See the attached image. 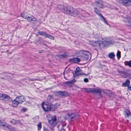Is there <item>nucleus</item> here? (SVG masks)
I'll use <instances>...</instances> for the list:
<instances>
[{
  "instance_id": "5",
  "label": "nucleus",
  "mask_w": 131,
  "mask_h": 131,
  "mask_svg": "<svg viewBox=\"0 0 131 131\" xmlns=\"http://www.w3.org/2000/svg\"><path fill=\"white\" fill-rule=\"evenodd\" d=\"M104 2L102 0H95V4L99 8H103L104 7Z\"/></svg>"
},
{
  "instance_id": "44",
  "label": "nucleus",
  "mask_w": 131,
  "mask_h": 131,
  "mask_svg": "<svg viewBox=\"0 0 131 131\" xmlns=\"http://www.w3.org/2000/svg\"><path fill=\"white\" fill-rule=\"evenodd\" d=\"M26 105L27 106H30V102H26Z\"/></svg>"
},
{
  "instance_id": "38",
  "label": "nucleus",
  "mask_w": 131,
  "mask_h": 131,
  "mask_svg": "<svg viewBox=\"0 0 131 131\" xmlns=\"http://www.w3.org/2000/svg\"><path fill=\"white\" fill-rule=\"evenodd\" d=\"M82 13L84 14L85 13V15H83V16H84V17H88V16L87 15H89V13H86V11L83 10L82 11Z\"/></svg>"
},
{
  "instance_id": "23",
  "label": "nucleus",
  "mask_w": 131,
  "mask_h": 131,
  "mask_svg": "<svg viewBox=\"0 0 131 131\" xmlns=\"http://www.w3.org/2000/svg\"><path fill=\"white\" fill-rule=\"evenodd\" d=\"M9 122L10 124H12L13 125H15L17 123H19L20 122L18 120H16L14 119H13L12 120H10Z\"/></svg>"
},
{
  "instance_id": "34",
  "label": "nucleus",
  "mask_w": 131,
  "mask_h": 131,
  "mask_svg": "<svg viewBox=\"0 0 131 131\" xmlns=\"http://www.w3.org/2000/svg\"><path fill=\"white\" fill-rule=\"evenodd\" d=\"M38 129V130H39L41 128V123H40L37 125Z\"/></svg>"
},
{
  "instance_id": "29",
  "label": "nucleus",
  "mask_w": 131,
  "mask_h": 131,
  "mask_svg": "<svg viewBox=\"0 0 131 131\" xmlns=\"http://www.w3.org/2000/svg\"><path fill=\"white\" fill-rule=\"evenodd\" d=\"M45 37L49 38V39L51 40L54 39V37L53 36H51V35H49L48 34H47L46 36H45Z\"/></svg>"
},
{
  "instance_id": "36",
  "label": "nucleus",
  "mask_w": 131,
  "mask_h": 131,
  "mask_svg": "<svg viewBox=\"0 0 131 131\" xmlns=\"http://www.w3.org/2000/svg\"><path fill=\"white\" fill-rule=\"evenodd\" d=\"M67 56V55L65 54H62L59 55V57L62 58H66Z\"/></svg>"
},
{
  "instance_id": "47",
  "label": "nucleus",
  "mask_w": 131,
  "mask_h": 131,
  "mask_svg": "<svg viewBox=\"0 0 131 131\" xmlns=\"http://www.w3.org/2000/svg\"><path fill=\"white\" fill-rule=\"evenodd\" d=\"M29 81H35L36 80V79H29Z\"/></svg>"
},
{
  "instance_id": "45",
  "label": "nucleus",
  "mask_w": 131,
  "mask_h": 131,
  "mask_svg": "<svg viewBox=\"0 0 131 131\" xmlns=\"http://www.w3.org/2000/svg\"><path fill=\"white\" fill-rule=\"evenodd\" d=\"M43 130L44 131H49L48 129L45 127L43 128Z\"/></svg>"
},
{
  "instance_id": "11",
  "label": "nucleus",
  "mask_w": 131,
  "mask_h": 131,
  "mask_svg": "<svg viewBox=\"0 0 131 131\" xmlns=\"http://www.w3.org/2000/svg\"><path fill=\"white\" fill-rule=\"evenodd\" d=\"M16 99L17 100L19 104H21L25 101L26 98L23 96H19L16 97Z\"/></svg>"
},
{
  "instance_id": "20",
  "label": "nucleus",
  "mask_w": 131,
  "mask_h": 131,
  "mask_svg": "<svg viewBox=\"0 0 131 131\" xmlns=\"http://www.w3.org/2000/svg\"><path fill=\"white\" fill-rule=\"evenodd\" d=\"M118 72L121 74L124 77H126L128 75V73L126 72L120 71L119 70L118 71Z\"/></svg>"
},
{
  "instance_id": "22",
  "label": "nucleus",
  "mask_w": 131,
  "mask_h": 131,
  "mask_svg": "<svg viewBox=\"0 0 131 131\" xmlns=\"http://www.w3.org/2000/svg\"><path fill=\"white\" fill-rule=\"evenodd\" d=\"M75 82V80L74 79H73V80L70 81H67L66 82H65V83L66 84L68 85L69 86H71Z\"/></svg>"
},
{
  "instance_id": "7",
  "label": "nucleus",
  "mask_w": 131,
  "mask_h": 131,
  "mask_svg": "<svg viewBox=\"0 0 131 131\" xmlns=\"http://www.w3.org/2000/svg\"><path fill=\"white\" fill-rule=\"evenodd\" d=\"M73 7H69L65 6L63 9V12L64 14L70 15L72 9Z\"/></svg>"
},
{
  "instance_id": "49",
  "label": "nucleus",
  "mask_w": 131,
  "mask_h": 131,
  "mask_svg": "<svg viewBox=\"0 0 131 131\" xmlns=\"http://www.w3.org/2000/svg\"><path fill=\"white\" fill-rule=\"evenodd\" d=\"M66 126L65 125L63 126L61 128V129H64V126Z\"/></svg>"
},
{
  "instance_id": "16",
  "label": "nucleus",
  "mask_w": 131,
  "mask_h": 131,
  "mask_svg": "<svg viewBox=\"0 0 131 131\" xmlns=\"http://www.w3.org/2000/svg\"><path fill=\"white\" fill-rule=\"evenodd\" d=\"M80 59L78 58H73L70 59L69 62H70L78 63L80 62Z\"/></svg>"
},
{
  "instance_id": "21",
  "label": "nucleus",
  "mask_w": 131,
  "mask_h": 131,
  "mask_svg": "<svg viewBox=\"0 0 131 131\" xmlns=\"http://www.w3.org/2000/svg\"><path fill=\"white\" fill-rule=\"evenodd\" d=\"M65 7L64 5H59L57 6V7L59 10L63 12Z\"/></svg>"
},
{
  "instance_id": "27",
  "label": "nucleus",
  "mask_w": 131,
  "mask_h": 131,
  "mask_svg": "<svg viewBox=\"0 0 131 131\" xmlns=\"http://www.w3.org/2000/svg\"><path fill=\"white\" fill-rule=\"evenodd\" d=\"M38 34L39 35L45 36L47 33L45 31H39L38 32Z\"/></svg>"
},
{
  "instance_id": "46",
  "label": "nucleus",
  "mask_w": 131,
  "mask_h": 131,
  "mask_svg": "<svg viewBox=\"0 0 131 131\" xmlns=\"http://www.w3.org/2000/svg\"><path fill=\"white\" fill-rule=\"evenodd\" d=\"M128 90L131 91V86H128Z\"/></svg>"
},
{
  "instance_id": "2",
  "label": "nucleus",
  "mask_w": 131,
  "mask_h": 131,
  "mask_svg": "<svg viewBox=\"0 0 131 131\" xmlns=\"http://www.w3.org/2000/svg\"><path fill=\"white\" fill-rule=\"evenodd\" d=\"M56 116H52L49 115L48 116V123L51 125L55 126L56 124Z\"/></svg>"
},
{
  "instance_id": "41",
  "label": "nucleus",
  "mask_w": 131,
  "mask_h": 131,
  "mask_svg": "<svg viewBox=\"0 0 131 131\" xmlns=\"http://www.w3.org/2000/svg\"><path fill=\"white\" fill-rule=\"evenodd\" d=\"M84 81L85 82H89L88 79L87 78H85L84 79Z\"/></svg>"
},
{
  "instance_id": "10",
  "label": "nucleus",
  "mask_w": 131,
  "mask_h": 131,
  "mask_svg": "<svg viewBox=\"0 0 131 131\" xmlns=\"http://www.w3.org/2000/svg\"><path fill=\"white\" fill-rule=\"evenodd\" d=\"M99 41H91L90 42V44L94 47H100L101 44L99 43Z\"/></svg>"
},
{
  "instance_id": "40",
  "label": "nucleus",
  "mask_w": 131,
  "mask_h": 131,
  "mask_svg": "<svg viewBox=\"0 0 131 131\" xmlns=\"http://www.w3.org/2000/svg\"><path fill=\"white\" fill-rule=\"evenodd\" d=\"M52 98V96L51 95H49L47 98L48 101H50Z\"/></svg>"
},
{
  "instance_id": "25",
  "label": "nucleus",
  "mask_w": 131,
  "mask_h": 131,
  "mask_svg": "<svg viewBox=\"0 0 131 131\" xmlns=\"http://www.w3.org/2000/svg\"><path fill=\"white\" fill-rule=\"evenodd\" d=\"M108 57L111 59H113L114 58L115 55L113 52H111L109 53Z\"/></svg>"
},
{
  "instance_id": "15",
  "label": "nucleus",
  "mask_w": 131,
  "mask_h": 131,
  "mask_svg": "<svg viewBox=\"0 0 131 131\" xmlns=\"http://www.w3.org/2000/svg\"><path fill=\"white\" fill-rule=\"evenodd\" d=\"M8 124L4 121H0V127H3L4 130H6V127Z\"/></svg>"
},
{
  "instance_id": "6",
  "label": "nucleus",
  "mask_w": 131,
  "mask_h": 131,
  "mask_svg": "<svg viewBox=\"0 0 131 131\" xmlns=\"http://www.w3.org/2000/svg\"><path fill=\"white\" fill-rule=\"evenodd\" d=\"M82 53L83 54V56L84 57V60H88L89 59V57L90 56L91 57V54L89 51H82Z\"/></svg>"
},
{
  "instance_id": "53",
  "label": "nucleus",
  "mask_w": 131,
  "mask_h": 131,
  "mask_svg": "<svg viewBox=\"0 0 131 131\" xmlns=\"http://www.w3.org/2000/svg\"><path fill=\"white\" fill-rule=\"evenodd\" d=\"M8 73V74H11V73Z\"/></svg>"
},
{
  "instance_id": "24",
  "label": "nucleus",
  "mask_w": 131,
  "mask_h": 131,
  "mask_svg": "<svg viewBox=\"0 0 131 131\" xmlns=\"http://www.w3.org/2000/svg\"><path fill=\"white\" fill-rule=\"evenodd\" d=\"M130 81L128 80H127L125 82L123 83L122 86L125 87L129 86L130 84Z\"/></svg>"
},
{
  "instance_id": "28",
  "label": "nucleus",
  "mask_w": 131,
  "mask_h": 131,
  "mask_svg": "<svg viewBox=\"0 0 131 131\" xmlns=\"http://www.w3.org/2000/svg\"><path fill=\"white\" fill-rule=\"evenodd\" d=\"M29 14L27 13H25L22 15V16L24 18L27 19L28 17V16Z\"/></svg>"
},
{
  "instance_id": "35",
  "label": "nucleus",
  "mask_w": 131,
  "mask_h": 131,
  "mask_svg": "<svg viewBox=\"0 0 131 131\" xmlns=\"http://www.w3.org/2000/svg\"><path fill=\"white\" fill-rule=\"evenodd\" d=\"M86 91L88 92H93V89H94V88L93 89H85Z\"/></svg>"
},
{
  "instance_id": "4",
  "label": "nucleus",
  "mask_w": 131,
  "mask_h": 131,
  "mask_svg": "<svg viewBox=\"0 0 131 131\" xmlns=\"http://www.w3.org/2000/svg\"><path fill=\"white\" fill-rule=\"evenodd\" d=\"M94 11L96 14L102 18V19H101L102 21L104 22L107 25H108L107 20L103 16L102 14H101L99 10L97 9V8L95 7L94 8Z\"/></svg>"
},
{
  "instance_id": "51",
  "label": "nucleus",
  "mask_w": 131,
  "mask_h": 131,
  "mask_svg": "<svg viewBox=\"0 0 131 131\" xmlns=\"http://www.w3.org/2000/svg\"><path fill=\"white\" fill-rule=\"evenodd\" d=\"M1 79H4V78L2 77L1 78Z\"/></svg>"
},
{
  "instance_id": "31",
  "label": "nucleus",
  "mask_w": 131,
  "mask_h": 131,
  "mask_svg": "<svg viewBox=\"0 0 131 131\" xmlns=\"http://www.w3.org/2000/svg\"><path fill=\"white\" fill-rule=\"evenodd\" d=\"M124 63L125 65L128 66L129 67H131V60L129 61H126Z\"/></svg>"
},
{
  "instance_id": "9",
  "label": "nucleus",
  "mask_w": 131,
  "mask_h": 131,
  "mask_svg": "<svg viewBox=\"0 0 131 131\" xmlns=\"http://www.w3.org/2000/svg\"><path fill=\"white\" fill-rule=\"evenodd\" d=\"M27 19L28 21H33L35 23H37L38 22L36 18L30 14L29 15Z\"/></svg>"
},
{
  "instance_id": "52",
  "label": "nucleus",
  "mask_w": 131,
  "mask_h": 131,
  "mask_svg": "<svg viewBox=\"0 0 131 131\" xmlns=\"http://www.w3.org/2000/svg\"><path fill=\"white\" fill-rule=\"evenodd\" d=\"M64 79H66V80H67V79H66V77H64Z\"/></svg>"
},
{
  "instance_id": "8",
  "label": "nucleus",
  "mask_w": 131,
  "mask_h": 131,
  "mask_svg": "<svg viewBox=\"0 0 131 131\" xmlns=\"http://www.w3.org/2000/svg\"><path fill=\"white\" fill-rule=\"evenodd\" d=\"M71 12L70 15L74 17L78 15L79 13V12L77 10L73 8H72Z\"/></svg>"
},
{
  "instance_id": "30",
  "label": "nucleus",
  "mask_w": 131,
  "mask_h": 131,
  "mask_svg": "<svg viewBox=\"0 0 131 131\" xmlns=\"http://www.w3.org/2000/svg\"><path fill=\"white\" fill-rule=\"evenodd\" d=\"M68 115L69 116L70 119L71 120L73 119V118L75 117V116L73 113H72L71 114H68Z\"/></svg>"
},
{
  "instance_id": "42",
  "label": "nucleus",
  "mask_w": 131,
  "mask_h": 131,
  "mask_svg": "<svg viewBox=\"0 0 131 131\" xmlns=\"http://www.w3.org/2000/svg\"><path fill=\"white\" fill-rule=\"evenodd\" d=\"M27 110V109L24 107H23L21 109V110L24 112H26Z\"/></svg>"
},
{
  "instance_id": "17",
  "label": "nucleus",
  "mask_w": 131,
  "mask_h": 131,
  "mask_svg": "<svg viewBox=\"0 0 131 131\" xmlns=\"http://www.w3.org/2000/svg\"><path fill=\"white\" fill-rule=\"evenodd\" d=\"M124 21L127 23V25L129 26L130 28L131 29V19L129 18H125Z\"/></svg>"
},
{
  "instance_id": "33",
  "label": "nucleus",
  "mask_w": 131,
  "mask_h": 131,
  "mask_svg": "<svg viewBox=\"0 0 131 131\" xmlns=\"http://www.w3.org/2000/svg\"><path fill=\"white\" fill-rule=\"evenodd\" d=\"M116 56L118 59H119L121 57V52L118 51L116 54Z\"/></svg>"
},
{
  "instance_id": "3",
  "label": "nucleus",
  "mask_w": 131,
  "mask_h": 131,
  "mask_svg": "<svg viewBox=\"0 0 131 131\" xmlns=\"http://www.w3.org/2000/svg\"><path fill=\"white\" fill-rule=\"evenodd\" d=\"M118 2L121 5L125 7L131 6V1L129 0H118Z\"/></svg>"
},
{
  "instance_id": "32",
  "label": "nucleus",
  "mask_w": 131,
  "mask_h": 131,
  "mask_svg": "<svg viewBox=\"0 0 131 131\" xmlns=\"http://www.w3.org/2000/svg\"><path fill=\"white\" fill-rule=\"evenodd\" d=\"M61 96H68L69 95L68 94V93L66 92L65 91H62L61 92Z\"/></svg>"
},
{
  "instance_id": "18",
  "label": "nucleus",
  "mask_w": 131,
  "mask_h": 131,
  "mask_svg": "<svg viewBox=\"0 0 131 131\" xmlns=\"http://www.w3.org/2000/svg\"><path fill=\"white\" fill-rule=\"evenodd\" d=\"M78 69H79V70H78L77 68L76 71H75V74L76 75H80L81 74H83L85 75V76H86L89 75L90 74L89 73H88L86 74L85 73L81 74V73H80V70L79 68H78Z\"/></svg>"
},
{
  "instance_id": "48",
  "label": "nucleus",
  "mask_w": 131,
  "mask_h": 131,
  "mask_svg": "<svg viewBox=\"0 0 131 131\" xmlns=\"http://www.w3.org/2000/svg\"><path fill=\"white\" fill-rule=\"evenodd\" d=\"M3 95V94L0 93V98H2Z\"/></svg>"
},
{
  "instance_id": "50",
  "label": "nucleus",
  "mask_w": 131,
  "mask_h": 131,
  "mask_svg": "<svg viewBox=\"0 0 131 131\" xmlns=\"http://www.w3.org/2000/svg\"><path fill=\"white\" fill-rule=\"evenodd\" d=\"M61 131H65V129H61Z\"/></svg>"
},
{
  "instance_id": "39",
  "label": "nucleus",
  "mask_w": 131,
  "mask_h": 131,
  "mask_svg": "<svg viewBox=\"0 0 131 131\" xmlns=\"http://www.w3.org/2000/svg\"><path fill=\"white\" fill-rule=\"evenodd\" d=\"M37 41L39 43H42L43 42V39L40 38H38V39Z\"/></svg>"
},
{
  "instance_id": "19",
  "label": "nucleus",
  "mask_w": 131,
  "mask_h": 131,
  "mask_svg": "<svg viewBox=\"0 0 131 131\" xmlns=\"http://www.w3.org/2000/svg\"><path fill=\"white\" fill-rule=\"evenodd\" d=\"M93 90V92H96L97 93H99V96L100 97H101V92L102 91V90L100 89H94Z\"/></svg>"
},
{
  "instance_id": "14",
  "label": "nucleus",
  "mask_w": 131,
  "mask_h": 131,
  "mask_svg": "<svg viewBox=\"0 0 131 131\" xmlns=\"http://www.w3.org/2000/svg\"><path fill=\"white\" fill-rule=\"evenodd\" d=\"M8 131H17L16 129L13 127L12 126L8 124L6 128Z\"/></svg>"
},
{
  "instance_id": "43",
  "label": "nucleus",
  "mask_w": 131,
  "mask_h": 131,
  "mask_svg": "<svg viewBox=\"0 0 131 131\" xmlns=\"http://www.w3.org/2000/svg\"><path fill=\"white\" fill-rule=\"evenodd\" d=\"M62 91H58L57 92V94L58 95L61 96Z\"/></svg>"
},
{
  "instance_id": "1",
  "label": "nucleus",
  "mask_w": 131,
  "mask_h": 131,
  "mask_svg": "<svg viewBox=\"0 0 131 131\" xmlns=\"http://www.w3.org/2000/svg\"><path fill=\"white\" fill-rule=\"evenodd\" d=\"M42 107L45 112L49 111H53L57 108L55 105L52 104L49 105H42Z\"/></svg>"
},
{
  "instance_id": "37",
  "label": "nucleus",
  "mask_w": 131,
  "mask_h": 131,
  "mask_svg": "<svg viewBox=\"0 0 131 131\" xmlns=\"http://www.w3.org/2000/svg\"><path fill=\"white\" fill-rule=\"evenodd\" d=\"M111 43V42L110 41H104L103 42V43L105 44L106 45H110Z\"/></svg>"
},
{
  "instance_id": "12",
  "label": "nucleus",
  "mask_w": 131,
  "mask_h": 131,
  "mask_svg": "<svg viewBox=\"0 0 131 131\" xmlns=\"http://www.w3.org/2000/svg\"><path fill=\"white\" fill-rule=\"evenodd\" d=\"M2 98H3L4 100L10 102L12 101V99L7 95L3 94Z\"/></svg>"
},
{
  "instance_id": "13",
  "label": "nucleus",
  "mask_w": 131,
  "mask_h": 131,
  "mask_svg": "<svg viewBox=\"0 0 131 131\" xmlns=\"http://www.w3.org/2000/svg\"><path fill=\"white\" fill-rule=\"evenodd\" d=\"M10 102H12V105L14 107L16 106L18 104H19L17 100L16 99V98L14 100L12 99V101Z\"/></svg>"
},
{
  "instance_id": "54",
  "label": "nucleus",
  "mask_w": 131,
  "mask_h": 131,
  "mask_svg": "<svg viewBox=\"0 0 131 131\" xmlns=\"http://www.w3.org/2000/svg\"><path fill=\"white\" fill-rule=\"evenodd\" d=\"M45 105V104H44V105H42V104L41 105Z\"/></svg>"
},
{
  "instance_id": "26",
  "label": "nucleus",
  "mask_w": 131,
  "mask_h": 131,
  "mask_svg": "<svg viewBox=\"0 0 131 131\" xmlns=\"http://www.w3.org/2000/svg\"><path fill=\"white\" fill-rule=\"evenodd\" d=\"M125 112V117H129L130 116H131V114L129 111L127 110Z\"/></svg>"
}]
</instances>
